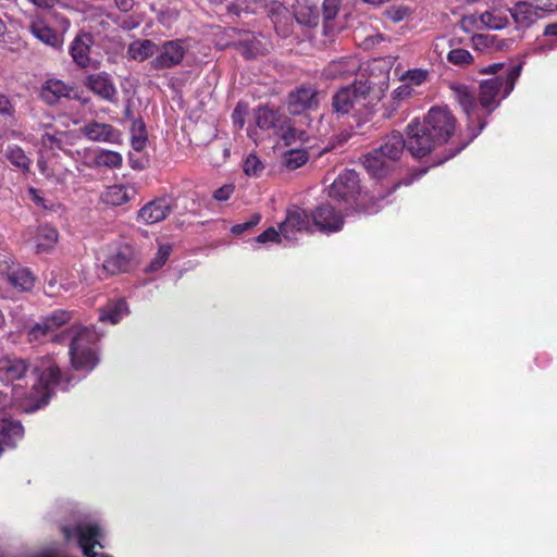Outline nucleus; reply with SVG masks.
<instances>
[{
  "instance_id": "f257e3e1",
  "label": "nucleus",
  "mask_w": 557,
  "mask_h": 557,
  "mask_svg": "<svg viewBox=\"0 0 557 557\" xmlns=\"http://www.w3.org/2000/svg\"><path fill=\"white\" fill-rule=\"evenodd\" d=\"M60 369L50 366L21 385L11 386L9 393L11 403L24 412H34L46 406L53 388L60 383Z\"/></svg>"
},
{
  "instance_id": "f03ea898",
  "label": "nucleus",
  "mask_w": 557,
  "mask_h": 557,
  "mask_svg": "<svg viewBox=\"0 0 557 557\" xmlns=\"http://www.w3.org/2000/svg\"><path fill=\"white\" fill-rule=\"evenodd\" d=\"M379 100L380 96L374 92L369 81H355L333 96L332 108L338 116L352 114L367 117Z\"/></svg>"
},
{
  "instance_id": "7ed1b4c3",
  "label": "nucleus",
  "mask_w": 557,
  "mask_h": 557,
  "mask_svg": "<svg viewBox=\"0 0 557 557\" xmlns=\"http://www.w3.org/2000/svg\"><path fill=\"white\" fill-rule=\"evenodd\" d=\"M70 341V358L75 370L91 371L99 362L96 344L100 335L94 327L72 326L65 330V341Z\"/></svg>"
},
{
  "instance_id": "20e7f679",
  "label": "nucleus",
  "mask_w": 557,
  "mask_h": 557,
  "mask_svg": "<svg viewBox=\"0 0 557 557\" xmlns=\"http://www.w3.org/2000/svg\"><path fill=\"white\" fill-rule=\"evenodd\" d=\"M405 148H407V144L403 134L393 131L385 137L379 149L364 157L363 165L373 176H381L387 168L386 160H398Z\"/></svg>"
},
{
  "instance_id": "39448f33",
  "label": "nucleus",
  "mask_w": 557,
  "mask_h": 557,
  "mask_svg": "<svg viewBox=\"0 0 557 557\" xmlns=\"http://www.w3.org/2000/svg\"><path fill=\"white\" fill-rule=\"evenodd\" d=\"M519 74V66L510 67L500 75L482 81L479 94L480 104L491 113L499 104V99H497V97L500 91L503 90L502 98L507 97L512 91L515 79Z\"/></svg>"
},
{
  "instance_id": "423d86ee",
  "label": "nucleus",
  "mask_w": 557,
  "mask_h": 557,
  "mask_svg": "<svg viewBox=\"0 0 557 557\" xmlns=\"http://www.w3.org/2000/svg\"><path fill=\"white\" fill-rule=\"evenodd\" d=\"M71 320V313L64 310H57L33 325L28 331L29 342H42L51 338L53 342L63 343L65 341V331L55 334L57 330Z\"/></svg>"
},
{
  "instance_id": "0eeeda50",
  "label": "nucleus",
  "mask_w": 557,
  "mask_h": 557,
  "mask_svg": "<svg viewBox=\"0 0 557 557\" xmlns=\"http://www.w3.org/2000/svg\"><path fill=\"white\" fill-rule=\"evenodd\" d=\"M422 124L443 145L453 136L456 119L447 108L434 107L430 109Z\"/></svg>"
},
{
  "instance_id": "6e6552de",
  "label": "nucleus",
  "mask_w": 557,
  "mask_h": 557,
  "mask_svg": "<svg viewBox=\"0 0 557 557\" xmlns=\"http://www.w3.org/2000/svg\"><path fill=\"white\" fill-rule=\"evenodd\" d=\"M406 134L407 150L416 158L424 157L440 146L434 136L418 121L407 125Z\"/></svg>"
},
{
  "instance_id": "1a4fd4ad",
  "label": "nucleus",
  "mask_w": 557,
  "mask_h": 557,
  "mask_svg": "<svg viewBox=\"0 0 557 557\" xmlns=\"http://www.w3.org/2000/svg\"><path fill=\"white\" fill-rule=\"evenodd\" d=\"M37 373H29V364L24 359H12L0 366V394L4 397L9 396L11 386L21 385L26 382L29 376Z\"/></svg>"
},
{
  "instance_id": "9d476101",
  "label": "nucleus",
  "mask_w": 557,
  "mask_h": 557,
  "mask_svg": "<svg viewBox=\"0 0 557 557\" xmlns=\"http://www.w3.org/2000/svg\"><path fill=\"white\" fill-rule=\"evenodd\" d=\"M0 274L7 282L18 292H28L35 285V275L33 272L15 263L10 257L0 253Z\"/></svg>"
},
{
  "instance_id": "9b49d317",
  "label": "nucleus",
  "mask_w": 557,
  "mask_h": 557,
  "mask_svg": "<svg viewBox=\"0 0 557 557\" xmlns=\"http://www.w3.org/2000/svg\"><path fill=\"white\" fill-rule=\"evenodd\" d=\"M186 47L180 39L164 41L157 45L156 57L149 62L150 70L162 71L177 66L182 63Z\"/></svg>"
},
{
  "instance_id": "f8f14e48",
  "label": "nucleus",
  "mask_w": 557,
  "mask_h": 557,
  "mask_svg": "<svg viewBox=\"0 0 557 557\" xmlns=\"http://www.w3.org/2000/svg\"><path fill=\"white\" fill-rule=\"evenodd\" d=\"M63 534L66 540L77 537L78 545L86 557H112L108 554L97 555L94 552L95 545L103 547V545L97 540L101 535V530L96 524L78 525L76 528L64 527Z\"/></svg>"
},
{
  "instance_id": "ddd939ff",
  "label": "nucleus",
  "mask_w": 557,
  "mask_h": 557,
  "mask_svg": "<svg viewBox=\"0 0 557 557\" xmlns=\"http://www.w3.org/2000/svg\"><path fill=\"white\" fill-rule=\"evenodd\" d=\"M359 176L354 170H345L330 186L331 198L343 201H350L359 194Z\"/></svg>"
},
{
  "instance_id": "4468645a",
  "label": "nucleus",
  "mask_w": 557,
  "mask_h": 557,
  "mask_svg": "<svg viewBox=\"0 0 557 557\" xmlns=\"http://www.w3.org/2000/svg\"><path fill=\"white\" fill-rule=\"evenodd\" d=\"M318 91L311 86H301L288 96V112L294 115L318 108Z\"/></svg>"
},
{
  "instance_id": "2eb2a0df",
  "label": "nucleus",
  "mask_w": 557,
  "mask_h": 557,
  "mask_svg": "<svg viewBox=\"0 0 557 557\" xmlns=\"http://www.w3.org/2000/svg\"><path fill=\"white\" fill-rule=\"evenodd\" d=\"M85 86L96 96L108 101L116 102L117 89L110 74L106 72L90 74L86 77Z\"/></svg>"
},
{
  "instance_id": "dca6fc26",
  "label": "nucleus",
  "mask_w": 557,
  "mask_h": 557,
  "mask_svg": "<svg viewBox=\"0 0 557 557\" xmlns=\"http://www.w3.org/2000/svg\"><path fill=\"white\" fill-rule=\"evenodd\" d=\"M79 132L91 141L116 144L121 140L120 131L108 123L90 121L84 124Z\"/></svg>"
},
{
  "instance_id": "f3484780",
  "label": "nucleus",
  "mask_w": 557,
  "mask_h": 557,
  "mask_svg": "<svg viewBox=\"0 0 557 557\" xmlns=\"http://www.w3.org/2000/svg\"><path fill=\"white\" fill-rule=\"evenodd\" d=\"M311 216L314 225L322 232H337L342 230L344 224L342 214L327 203L319 206Z\"/></svg>"
},
{
  "instance_id": "a211bd4d",
  "label": "nucleus",
  "mask_w": 557,
  "mask_h": 557,
  "mask_svg": "<svg viewBox=\"0 0 557 557\" xmlns=\"http://www.w3.org/2000/svg\"><path fill=\"white\" fill-rule=\"evenodd\" d=\"M173 210L172 201L168 198H158L146 203L138 211V220L145 224H154L166 219Z\"/></svg>"
},
{
  "instance_id": "6ab92c4d",
  "label": "nucleus",
  "mask_w": 557,
  "mask_h": 557,
  "mask_svg": "<svg viewBox=\"0 0 557 557\" xmlns=\"http://www.w3.org/2000/svg\"><path fill=\"white\" fill-rule=\"evenodd\" d=\"M309 215L298 207L288 210L285 220L280 224V231L285 239H293L297 232L309 228Z\"/></svg>"
},
{
  "instance_id": "aec40b11",
  "label": "nucleus",
  "mask_w": 557,
  "mask_h": 557,
  "mask_svg": "<svg viewBox=\"0 0 557 557\" xmlns=\"http://www.w3.org/2000/svg\"><path fill=\"white\" fill-rule=\"evenodd\" d=\"M256 125L262 131H273L277 133L283 131L286 117L277 110L269 106H259L253 110Z\"/></svg>"
},
{
  "instance_id": "412c9836",
  "label": "nucleus",
  "mask_w": 557,
  "mask_h": 557,
  "mask_svg": "<svg viewBox=\"0 0 557 557\" xmlns=\"http://www.w3.org/2000/svg\"><path fill=\"white\" fill-rule=\"evenodd\" d=\"M94 44V38L90 34L83 33L77 35L70 46V54L73 61L83 69L90 65V48Z\"/></svg>"
},
{
  "instance_id": "4be33fe9",
  "label": "nucleus",
  "mask_w": 557,
  "mask_h": 557,
  "mask_svg": "<svg viewBox=\"0 0 557 557\" xmlns=\"http://www.w3.org/2000/svg\"><path fill=\"white\" fill-rule=\"evenodd\" d=\"M72 87L55 78L47 79L40 88V98L50 106L59 102L61 98H69Z\"/></svg>"
},
{
  "instance_id": "5701e85b",
  "label": "nucleus",
  "mask_w": 557,
  "mask_h": 557,
  "mask_svg": "<svg viewBox=\"0 0 557 557\" xmlns=\"http://www.w3.org/2000/svg\"><path fill=\"white\" fill-rule=\"evenodd\" d=\"M29 30L39 41L53 48L60 49L63 45V37L41 20L33 21Z\"/></svg>"
},
{
  "instance_id": "b1692460",
  "label": "nucleus",
  "mask_w": 557,
  "mask_h": 557,
  "mask_svg": "<svg viewBox=\"0 0 557 557\" xmlns=\"http://www.w3.org/2000/svg\"><path fill=\"white\" fill-rule=\"evenodd\" d=\"M509 11L513 21L523 28L530 27L535 21L544 15V13L529 1L518 2Z\"/></svg>"
},
{
  "instance_id": "393cba45",
  "label": "nucleus",
  "mask_w": 557,
  "mask_h": 557,
  "mask_svg": "<svg viewBox=\"0 0 557 557\" xmlns=\"http://www.w3.org/2000/svg\"><path fill=\"white\" fill-rule=\"evenodd\" d=\"M137 194L133 185H112L102 194L101 199L111 206H122L132 200Z\"/></svg>"
},
{
  "instance_id": "a878e982",
  "label": "nucleus",
  "mask_w": 557,
  "mask_h": 557,
  "mask_svg": "<svg viewBox=\"0 0 557 557\" xmlns=\"http://www.w3.org/2000/svg\"><path fill=\"white\" fill-rule=\"evenodd\" d=\"M132 250L128 247L119 249L103 262V271L109 274L127 272L132 268Z\"/></svg>"
},
{
  "instance_id": "bb28decb",
  "label": "nucleus",
  "mask_w": 557,
  "mask_h": 557,
  "mask_svg": "<svg viewBox=\"0 0 557 557\" xmlns=\"http://www.w3.org/2000/svg\"><path fill=\"white\" fill-rule=\"evenodd\" d=\"M23 425L18 421L0 420V455L5 447H13L15 442L22 438Z\"/></svg>"
},
{
  "instance_id": "cd10ccee",
  "label": "nucleus",
  "mask_w": 557,
  "mask_h": 557,
  "mask_svg": "<svg viewBox=\"0 0 557 557\" xmlns=\"http://www.w3.org/2000/svg\"><path fill=\"white\" fill-rule=\"evenodd\" d=\"M157 44L150 39H137L128 45L127 57L132 60L144 62L154 55Z\"/></svg>"
},
{
  "instance_id": "c85d7f7f",
  "label": "nucleus",
  "mask_w": 557,
  "mask_h": 557,
  "mask_svg": "<svg viewBox=\"0 0 557 557\" xmlns=\"http://www.w3.org/2000/svg\"><path fill=\"white\" fill-rule=\"evenodd\" d=\"M451 90L455 100L460 104L468 119L471 120L476 109L474 95L465 85L451 86Z\"/></svg>"
},
{
  "instance_id": "c756f323",
  "label": "nucleus",
  "mask_w": 557,
  "mask_h": 557,
  "mask_svg": "<svg viewBox=\"0 0 557 557\" xmlns=\"http://www.w3.org/2000/svg\"><path fill=\"white\" fill-rule=\"evenodd\" d=\"M294 17L301 25L315 27L319 24L320 10L314 4L304 2L296 7Z\"/></svg>"
},
{
  "instance_id": "7c9ffc66",
  "label": "nucleus",
  "mask_w": 557,
  "mask_h": 557,
  "mask_svg": "<svg viewBox=\"0 0 557 557\" xmlns=\"http://www.w3.org/2000/svg\"><path fill=\"white\" fill-rule=\"evenodd\" d=\"M342 0H323L322 3V18H323V33L331 35L335 29V20L341 11Z\"/></svg>"
},
{
  "instance_id": "2f4dec72",
  "label": "nucleus",
  "mask_w": 557,
  "mask_h": 557,
  "mask_svg": "<svg viewBox=\"0 0 557 557\" xmlns=\"http://www.w3.org/2000/svg\"><path fill=\"white\" fill-rule=\"evenodd\" d=\"M128 313L127 304L124 299L109 302L101 311L99 319L101 321H109L111 324H116L123 317Z\"/></svg>"
},
{
  "instance_id": "473e14b6",
  "label": "nucleus",
  "mask_w": 557,
  "mask_h": 557,
  "mask_svg": "<svg viewBox=\"0 0 557 557\" xmlns=\"http://www.w3.org/2000/svg\"><path fill=\"white\" fill-rule=\"evenodd\" d=\"M59 233L57 228L50 225H40L37 227L36 247L38 252L49 251L58 242Z\"/></svg>"
},
{
  "instance_id": "72a5a7b5",
  "label": "nucleus",
  "mask_w": 557,
  "mask_h": 557,
  "mask_svg": "<svg viewBox=\"0 0 557 557\" xmlns=\"http://www.w3.org/2000/svg\"><path fill=\"white\" fill-rule=\"evenodd\" d=\"M4 156L15 168L23 172L29 171L32 161L21 147L16 145H8L4 150Z\"/></svg>"
},
{
  "instance_id": "f704fd0d",
  "label": "nucleus",
  "mask_w": 557,
  "mask_h": 557,
  "mask_svg": "<svg viewBox=\"0 0 557 557\" xmlns=\"http://www.w3.org/2000/svg\"><path fill=\"white\" fill-rule=\"evenodd\" d=\"M272 21L276 33L282 37H288L293 33V23L289 12L284 7H278Z\"/></svg>"
},
{
  "instance_id": "c9c22d12",
  "label": "nucleus",
  "mask_w": 557,
  "mask_h": 557,
  "mask_svg": "<svg viewBox=\"0 0 557 557\" xmlns=\"http://www.w3.org/2000/svg\"><path fill=\"white\" fill-rule=\"evenodd\" d=\"M131 137H132V147L136 151H141L145 149L147 145V131L145 122L141 119H135L133 120L132 127H131Z\"/></svg>"
},
{
  "instance_id": "e433bc0d",
  "label": "nucleus",
  "mask_w": 557,
  "mask_h": 557,
  "mask_svg": "<svg viewBox=\"0 0 557 557\" xmlns=\"http://www.w3.org/2000/svg\"><path fill=\"white\" fill-rule=\"evenodd\" d=\"M96 166H106L109 169L120 168L122 164V156L112 150L101 149L94 158Z\"/></svg>"
},
{
  "instance_id": "4c0bfd02",
  "label": "nucleus",
  "mask_w": 557,
  "mask_h": 557,
  "mask_svg": "<svg viewBox=\"0 0 557 557\" xmlns=\"http://www.w3.org/2000/svg\"><path fill=\"white\" fill-rule=\"evenodd\" d=\"M308 161V152L304 149H290L283 156V164L288 170H296Z\"/></svg>"
},
{
  "instance_id": "58836bf2",
  "label": "nucleus",
  "mask_w": 557,
  "mask_h": 557,
  "mask_svg": "<svg viewBox=\"0 0 557 557\" xmlns=\"http://www.w3.org/2000/svg\"><path fill=\"white\" fill-rule=\"evenodd\" d=\"M447 61L453 65L465 67L473 62V57L468 50L456 48L447 53Z\"/></svg>"
},
{
  "instance_id": "ea45409f",
  "label": "nucleus",
  "mask_w": 557,
  "mask_h": 557,
  "mask_svg": "<svg viewBox=\"0 0 557 557\" xmlns=\"http://www.w3.org/2000/svg\"><path fill=\"white\" fill-rule=\"evenodd\" d=\"M172 251V246L170 244H162L159 247V250L156 255V257L150 261V263L147 265L146 270L148 272H154L161 269L166 260L169 259Z\"/></svg>"
},
{
  "instance_id": "a19ab883",
  "label": "nucleus",
  "mask_w": 557,
  "mask_h": 557,
  "mask_svg": "<svg viewBox=\"0 0 557 557\" xmlns=\"http://www.w3.org/2000/svg\"><path fill=\"white\" fill-rule=\"evenodd\" d=\"M282 139L286 146H290L293 144L306 143L309 139V136L306 131L298 129L294 126H287L285 131L282 133Z\"/></svg>"
},
{
  "instance_id": "79ce46f5",
  "label": "nucleus",
  "mask_w": 557,
  "mask_h": 557,
  "mask_svg": "<svg viewBox=\"0 0 557 557\" xmlns=\"http://www.w3.org/2000/svg\"><path fill=\"white\" fill-rule=\"evenodd\" d=\"M243 169L248 176H260L264 170V165L256 154L250 153L244 160Z\"/></svg>"
},
{
  "instance_id": "37998d69",
  "label": "nucleus",
  "mask_w": 557,
  "mask_h": 557,
  "mask_svg": "<svg viewBox=\"0 0 557 557\" xmlns=\"http://www.w3.org/2000/svg\"><path fill=\"white\" fill-rule=\"evenodd\" d=\"M480 23L488 28L498 29L505 25V18L495 15L490 11H485L479 16Z\"/></svg>"
},
{
  "instance_id": "c03bdc74",
  "label": "nucleus",
  "mask_w": 557,
  "mask_h": 557,
  "mask_svg": "<svg viewBox=\"0 0 557 557\" xmlns=\"http://www.w3.org/2000/svg\"><path fill=\"white\" fill-rule=\"evenodd\" d=\"M410 13V10L407 7H391L385 10L384 15L387 20L393 23H398L404 21Z\"/></svg>"
},
{
  "instance_id": "a18cd8bd",
  "label": "nucleus",
  "mask_w": 557,
  "mask_h": 557,
  "mask_svg": "<svg viewBox=\"0 0 557 557\" xmlns=\"http://www.w3.org/2000/svg\"><path fill=\"white\" fill-rule=\"evenodd\" d=\"M247 113L248 104L246 102L239 101L232 113L233 124L237 126L239 129H242L245 125V119Z\"/></svg>"
},
{
  "instance_id": "49530a36",
  "label": "nucleus",
  "mask_w": 557,
  "mask_h": 557,
  "mask_svg": "<svg viewBox=\"0 0 557 557\" xmlns=\"http://www.w3.org/2000/svg\"><path fill=\"white\" fill-rule=\"evenodd\" d=\"M260 220V214H253L249 221L234 225L232 227V233L235 235H242L247 230L256 226Z\"/></svg>"
},
{
  "instance_id": "de8ad7c7",
  "label": "nucleus",
  "mask_w": 557,
  "mask_h": 557,
  "mask_svg": "<svg viewBox=\"0 0 557 557\" xmlns=\"http://www.w3.org/2000/svg\"><path fill=\"white\" fill-rule=\"evenodd\" d=\"M472 42L475 49L492 47L495 42V36L478 34L472 37Z\"/></svg>"
},
{
  "instance_id": "09e8293b",
  "label": "nucleus",
  "mask_w": 557,
  "mask_h": 557,
  "mask_svg": "<svg viewBox=\"0 0 557 557\" xmlns=\"http://www.w3.org/2000/svg\"><path fill=\"white\" fill-rule=\"evenodd\" d=\"M542 13L557 11V0H529Z\"/></svg>"
},
{
  "instance_id": "8fccbe9b",
  "label": "nucleus",
  "mask_w": 557,
  "mask_h": 557,
  "mask_svg": "<svg viewBox=\"0 0 557 557\" xmlns=\"http://www.w3.org/2000/svg\"><path fill=\"white\" fill-rule=\"evenodd\" d=\"M234 190L235 186L233 184H225L213 193V198L218 201L228 200Z\"/></svg>"
},
{
  "instance_id": "3c124183",
  "label": "nucleus",
  "mask_w": 557,
  "mask_h": 557,
  "mask_svg": "<svg viewBox=\"0 0 557 557\" xmlns=\"http://www.w3.org/2000/svg\"><path fill=\"white\" fill-rule=\"evenodd\" d=\"M251 8L249 3L242 2L240 0H234L226 4L228 13L239 16L242 12H248Z\"/></svg>"
},
{
  "instance_id": "603ef678",
  "label": "nucleus",
  "mask_w": 557,
  "mask_h": 557,
  "mask_svg": "<svg viewBox=\"0 0 557 557\" xmlns=\"http://www.w3.org/2000/svg\"><path fill=\"white\" fill-rule=\"evenodd\" d=\"M281 236V231L277 232L274 227H269L257 237V242L262 244L268 242H278Z\"/></svg>"
},
{
  "instance_id": "864d4df0",
  "label": "nucleus",
  "mask_w": 557,
  "mask_h": 557,
  "mask_svg": "<svg viewBox=\"0 0 557 557\" xmlns=\"http://www.w3.org/2000/svg\"><path fill=\"white\" fill-rule=\"evenodd\" d=\"M29 194H30V196H32V200H33L36 205H38V206L42 207L44 209H47V210H51V211H52V210H54V208L57 207V205H54V203H52V202L48 205V203H47V200H46V199H45V198H44V197L38 193V190H36L35 188H30V189H29Z\"/></svg>"
},
{
  "instance_id": "5fc2aeb1",
  "label": "nucleus",
  "mask_w": 557,
  "mask_h": 557,
  "mask_svg": "<svg viewBox=\"0 0 557 557\" xmlns=\"http://www.w3.org/2000/svg\"><path fill=\"white\" fill-rule=\"evenodd\" d=\"M480 22L479 20V16L472 14V15H467V16H463L461 20H460V27L462 28V30H465L466 33H470L473 30V28L476 27V24Z\"/></svg>"
},
{
  "instance_id": "6e6d98bb",
  "label": "nucleus",
  "mask_w": 557,
  "mask_h": 557,
  "mask_svg": "<svg viewBox=\"0 0 557 557\" xmlns=\"http://www.w3.org/2000/svg\"><path fill=\"white\" fill-rule=\"evenodd\" d=\"M140 22L141 21H140L139 17H136L134 15H129V16L124 17L121 21L120 26L124 30H133V29L137 28L140 25Z\"/></svg>"
},
{
  "instance_id": "4d7b16f0",
  "label": "nucleus",
  "mask_w": 557,
  "mask_h": 557,
  "mask_svg": "<svg viewBox=\"0 0 557 557\" xmlns=\"http://www.w3.org/2000/svg\"><path fill=\"white\" fill-rule=\"evenodd\" d=\"M41 141L45 146L49 145L50 147H60L61 145V139L58 137L57 133L51 134L49 132H45L41 136Z\"/></svg>"
},
{
  "instance_id": "13d9d810",
  "label": "nucleus",
  "mask_w": 557,
  "mask_h": 557,
  "mask_svg": "<svg viewBox=\"0 0 557 557\" xmlns=\"http://www.w3.org/2000/svg\"><path fill=\"white\" fill-rule=\"evenodd\" d=\"M13 111L14 109L9 98L5 95L0 94V114L12 115Z\"/></svg>"
},
{
  "instance_id": "bf43d9fd",
  "label": "nucleus",
  "mask_w": 557,
  "mask_h": 557,
  "mask_svg": "<svg viewBox=\"0 0 557 557\" xmlns=\"http://www.w3.org/2000/svg\"><path fill=\"white\" fill-rule=\"evenodd\" d=\"M114 2L123 12H129L134 7V0H114Z\"/></svg>"
},
{
  "instance_id": "052dcab7",
  "label": "nucleus",
  "mask_w": 557,
  "mask_h": 557,
  "mask_svg": "<svg viewBox=\"0 0 557 557\" xmlns=\"http://www.w3.org/2000/svg\"><path fill=\"white\" fill-rule=\"evenodd\" d=\"M177 17V12L175 11H165V12H161L160 13V16H159V21L161 23H166L169 22L170 20L172 18H176Z\"/></svg>"
},
{
  "instance_id": "680f3d73",
  "label": "nucleus",
  "mask_w": 557,
  "mask_h": 557,
  "mask_svg": "<svg viewBox=\"0 0 557 557\" xmlns=\"http://www.w3.org/2000/svg\"><path fill=\"white\" fill-rule=\"evenodd\" d=\"M544 35L556 36L557 35V22L548 24L544 29Z\"/></svg>"
},
{
  "instance_id": "e2e57ef3",
  "label": "nucleus",
  "mask_w": 557,
  "mask_h": 557,
  "mask_svg": "<svg viewBox=\"0 0 557 557\" xmlns=\"http://www.w3.org/2000/svg\"><path fill=\"white\" fill-rule=\"evenodd\" d=\"M504 64L503 63H495V64H492L490 65L486 69H483L481 72L482 73H496L498 70L503 69Z\"/></svg>"
},
{
  "instance_id": "0e129e2a",
  "label": "nucleus",
  "mask_w": 557,
  "mask_h": 557,
  "mask_svg": "<svg viewBox=\"0 0 557 557\" xmlns=\"http://www.w3.org/2000/svg\"><path fill=\"white\" fill-rule=\"evenodd\" d=\"M124 116L127 120H133V111L131 108V101L128 100L124 110Z\"/></svg>"
},
{
  "instance_id": "69168bd1",
  "label": "nucleus",
  "mask_w": 557,
  "mask_h": 557,
  "mask_svg": "<svg viewBox=\"0 0 557 557\" xmlns=\"http://www.w3.org/2000/svg\"><path fill=\"white\" fill-rule=\"evenodd\" d=\"M485 125H486V122H484V121L480 122L479 129L475 133H473L471 139L476 137L480 134V132L485 127Z\"/></svg>"
},
{
  "instance_id": "338daca9",
  "label": "nucleus",
  "mask_w": 557,
  "mask_h": 557,
  "mask_svg": "<svg viewBox=\"0 0 557 557\" xmlns=\"http://www.w3.org/2000/svg\"><path fill=\"white\" fill-rule=\"evenodd\" d=\"M131 164H132V168H134V169H143L144 168L139 162L134 161L132 159H131Z\"/></svg>"
},
{
  "instance_id": "774afa93",
  "label": "nucleus",
  "mask_w": 557,
  "mask_h": 557,
  "mask_svg": "<svg viewBox=\"0 0 557 557\" xmlns=\"http://www.w3.org/2000/svg\"><path fill=\"white\" fill-rule=\"evenodd\" d=\"M5 32V25L3 21L0 18V36L3 35Z\"/></svg>"
}]
</instances>
